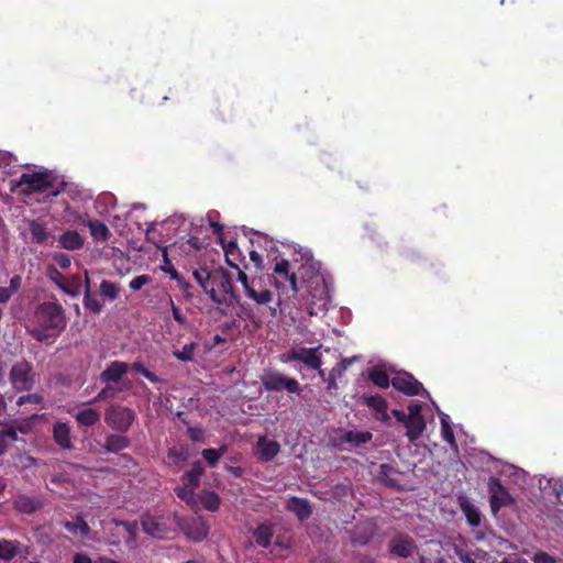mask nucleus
Here are the masks:
<instances>
[{
    "mask_svg": "<svg viewBox=\"0 0 563 563\" xmlns=\"http://www.w3.org/2000/svg\"><path fill=\"white\" fill-rule=\"evenodd\" d=\"M58 243L65 250L77 251L82 247L84 239L77 231L68 230L59 235Z\"/></svg>",
    "mask_w": 563,
    "mask_h": 563,
    "instance_id": "c85d7f7f",
    "label": "nucleus"
},
{
    "mask_svg": "<svg viewBox=\"0 0 563 563\" xmlns=\"http://www.w3.org/2000/svg\"><path fill=\"white\" fill-rule=\"evenodd\" d=\"M100 295L108 300H115L119 297V287L117 284L103 279L100 284Z\"/></svg>",
    "mask_w": 563,
    "mask_h": 563,
    "instance_id": "a19ab883",
    "label": "nucleus"
},
{
    "mask_svg": "<svg viewBox=\"0 0 563 563\" xmlns=\"http://www.w3.org/2000/svg\"><path fill=\"white\" fill-rule=\"evenodd\" d=\"M192 275L214 303L230 307L239 302V296L234 290L232 276L224 268H199L194 271Z\"/></svg>",
    "mask_w": 563,
    "mask_h": 563,
    "instance_id": "f257e3e1",
    "label": "nucleus"
},
{
    "mask_svg": "<svg viewBox=\"0 0 563 563\" xmlns=\"http://www.w3.org/2000/svg\"><path fill=\"white\" fill-rule=\"evenodd\" d=\"M375 532V525L367 520L357 523L352 530L349 531V534L353 544L365 545L372 540Z\"/></svg>",
    "mask_w": 563,
    "mask_h": 563,
    "instance_id": "a211bd4d",
    "label": "nucleus"
},
{
    "mask_svg": "<svg viewBox=\"0 0 563 563\" xmlns=\"http://www.w3.org/2000/svg\"><path fill=\"white\" fill-rule=\"evenodd\" d=\"M179 288L184 291L186 298H191L192 295L189 292L191 285L183 277L178 283Z\"/></svg>",
    "mask_w": 563,
    "mask_h": 563,
    "instance_id": "bf43d9fd",
    "label": "nucleus"
},
{
    "mask_svg": "<svg viewBox=\"0 0 563 563\" xmlns=\"http://www.w3.org/2000/svg\"><path fill=\"white\" fill-rule=\"evenodd\" d=\"M488 490L490 493V507L493 512H497L501 507L511 505L512 497L500 483L499 479L492 477L488 483Z\"/></svg>",
    "mask_w": 563,
    "mask_h": 563,
    "instance_id": "9b49d317",
    "label": "nucleus"
},
{
    "mask_svg": "<svg viewBox=\"0 0 563 563\" xmlns=\"http://www.w3.org/2000/svg\"><path fill=\"white\" fill-rule=\"evenodd\" d=\"M54 177L48 172L24 173L15 183L16 188H21L24 195L33 192H44L53 186Z\"/></svg>",
    "mask_w": 563,
    "mask_h": 563,
    "instance_id": "423d86ee",
    "label": "nucleus"
},
{
    "mask_svg": "<svg viewBox=\"0 0 563 563\" xmlns=\"http://www.w3.org/2000/svg\"><path fill=\"white\" fill-rule=\"evenodd\" d=\"M130 446V440L121 434H109L104 439L103 449L110 453H118Z\"/></svg>",
    "mask_w": 563,
    "mask_h": 563,
    "instance_id": "7c9ffc66",
    "label": "nucleus"
},
{
    "mask_svg": "<svg viewBox=\"0 0 563 563\" xmlns=\"http://www.w3.org/2000/svg\"><path fill=\"white\" fill-rule=\"evenodd\" d=\"M441 420V434L442 439L448 442L451 448H456L455 437L453 432V428L451 426V421L448 415L442 413L440 417Z\"/></svg>",
    "mask_w": 563,
    "mask_h": 563,
    "instance_id": "4c0bfd02",
    "label": "nucleus"
},
{
    "mask_svg": "<svg viewBox=\"0 0 563 563\" xmlns=\"http://www.w3.org/2000/svg\"><path fill=\"white\" fill-rule=\"evenodd\" d=\"M238 280L242 284L247 298L256 305H267L273 300V292L266 287L263 277L249 278L243 271H239Z\"/></svg>",
    "mask_w": 563,
    "mask_h": 563,
    "instance_id": "20e7f679",
    "label": "nucleus"
},
{
    "mask_svg": "<svg viewBox=\"0 0 563 563\" xmlns=\"http://www.w3.org/2000/svg\"><path fill=\"white\" fill-rule=\"evenodd\" d=\"M11 297L12 294L5 287H0V303H7Z\"/></svg>",
    "mask_w": 563,
    "mask_h": 563,
    "instance_id": "e2e57ef3",
    "label": "nucleus"
},
{
    "mask_svg": "<svg viewBox=\"0 0 563 563\" xmlns=\"http://www.w3.org/2000/svg\"><path fill=\"white\" fill-rule=\"evenodd\" d=\"M63 526L74 536H79L93 542L100 541L99 534L97 532H91L89 525L80 516H77L74 521H65Z\"/></svg>",
    "mask_w": 563,
    "mask_h": 563,
    "instance_id": "6ab92c4d",
    "label": "nucleus"
},
{
    "mask_svg": "<svg viewBox=\"0 0 563 563\" xmlns=\"http://www.w3.org/2000/svg\"><path fill=\"white\" fill-rule=\"evenodd\" d=\"M53 261L63 269L68 268L71 264V260H70L69 255L62 253V252L54 253Z\"/></svg>",
    "mask_w": 563,
    "mask_h": 563,
    "instance_id": "3c124183",
    "label": "nucleus"
},
{
    "mask_svg": "<svg viewBox=\"0 0 563 563\" xmlns=\"http://www.w3.org/2000/svg\"><path fill=\"white\" fill-rule=\"evenodd\" d=\"M143 531L154 538L162 539L167 532V528L164 522L158 518L146 515L142 518Z\"/></svg>",
    "mask_w": 563,
    "mask_h": 563,
    "instance_id": "393cba45",
    "label": "nucleus"
},
{
    "mask_svg": "<svg viewBox=\"0 0 563 563\" xmlns=\"http://www.w3.org/2000/svg\"><path fill=\"white\" fill-rule=\"evenodd\" d=\"M84 307L93 313L102 311V303L91 294V289L86 288L84 294Z\"/></svg>",
    "mask_w": 563,
    "mask_h": 563,
    "instance_id": "79ce46f5",
    "label": "nucleus"
},
{
    "mask_svg": "<svg viewBox=\"0 0 563 563\" xmlns=\"http://www.w3.org/2000/svg\"><path fill=\"white\" fill-rule=\"evenodd\" d=\"M197 344L195 342L185 344L181 350L174 351V356L181 362H191L194 361L195 350Z\"/></svg>",
    "mask_w": 563,
    "mask_h": 563,
    "instance_id": "49530a36",
    "label": "nucleus"
},
{
    "mask_svg": "<svg viewBox=\"0 0 563 563\" xmlns=\"http://www.w3.org/2000/svg\"><path fill=\"white\" fill-rule=\"evenodd\" d=\"M131 368L143 376H145L148 371L141 362L133 363Z\"/></svg>",
    "mask_w": 563,
    "mask_h": 563,
    "instance_id": "69168bd1",
    "label": "nucleus"
},
{
    "mask_svg": "<svg viewBox=\"0 0 563 563\" xmlns=\"http://www.w3.org/2000/svg\"><path fill=\"white\" fill-rule=\"evenodd\" d=\"M461 509L466 517L467 523L476 528L481 525L482 516L478 508L467 499L461 501Z\"/></svg>",
    "mask_w": 563,
    "mask_h": 563,
    "instance_id": "2f4dec72",
    "label": "nucleus"
},
{
    "mask_svg": "<svg viewBox=\"0 0 563 563\" xmlns=\"http://www.w3.org/2000/svg\"><path fill=\"white\" fill-rule=\"evenodd\" d=\"M274 536L273 526L269 523L260 525L253 532V537L257 545L263 548H268L271 545V540Z\"/></svg>",
    "mask_w": 563,
    "mask_h": 563,
    "instance_id": "473e14b6",
    "label": "nucleus"
},
{
    "mask_svg": "<svg viewBox=\"0 0 563 563\" xmlns=\"http://www.w3.org/2000/svg\"><path fill=\"white\" fill-rule=\"evenodd\" d=\"M227 452V448L225 446H221L220 449L218 450H214V449H205L201 454L203 456V459L207 461V463L209 464V466L211 467H214L219 460L221 459V456Z\"/></svg>",
    "mask_w": 563,
    "mask_h": 563,
    "instance_id": "37998d69",
    "label": "nucleus"
},
{
    "mask_svg": "<svg viewBox=\"0 0 563 563\" xmlns=\"http://www.w3.org/2000/svg\"><path fill=\"white\" fill-rule=\"evenodd\" d=\"M166 303L172 309L174 320L181 325H186L187 324L186 317L181 313V310L179 309V307H177L175 305L173 298L169 295H166Z\"/></svg>",
    "mask_w": 563,
    "mask_h": 563,
    "instance_id": "09e8293b",
    "label": "nucleus"
},
{
    "mask_svg": "<svg viewBox=\"0 0 563 563\" xmlns=\"http://www.w3.org/2000/svg\"><path fill=\"white\" fill-rule=\"evenodd\" d=\"M353 360L343 358L336 366H334L338 369V373L341 374L344 372L351 364Z\"/></svg>",
    "mask_w": 563,
    "mask_h": 563,
    "instance_id": "338daca9",
    "label": "nucleus"
},
{
    "mask_svg": "<svg viewBox=\"0 0 563 563\" xmlns=\"http://www.w3.org/2000/svg\"><path fill=\"white\" fill-rule=\"evenodd\" d=\"M455 555L463 563H495V559L486 551L476 548L474 550H466L459 544H453Z\"/></svg>",
    "mask_w": 563,
    "mask_h": 563,
    "instance_id": "dca6fc26",
    "label": "nucleus"
},
{
    "mask_svg": "<svg viewBox=\"0 0 563 563\" xmlns=\"http://www.w3.org/2000/svg\"><path fill=\"white\" fill-rule=\"evenodd\" d=\"M86 225L89 228L90 235L97 242H106L110 236L109 228L100 221L88 220Z\"/></svg>",
    "mask_w": 563,
    "mask_h": 563,
    "instance_id": "72a5a7b5",
    "label": "nucleus"
},
{
    "mask_svg": "<svg viewBox=\"0 0 563 563\" xmlns=\"http://www.w3.org/2000/svg\"><path fill=\"white\" fill-rule=\"evenodd\" d=\"M364 404L374 410L376 419L387 423L390 419L387 413V401L379 395L366 396L363 398Z\"/></svg>",
    "mask_w": 563,
    "mask_h": 563,
    "instance_id": "5701e85b",
    "label": "nucleus"
},
{
    "mask_svg": "<svg viewBox=\"0 0 563 563\" xmlns=\"http://www.w3.org/2000/svg\"><path fill=\"white\" fill-rule=\"evenodd\" d=\"M280 444L266 437H260L256 443V454L263 462H269L279 453Z\"/></svg>",
    "mask_w": 563,
    "mask_h": 563,
    "instance_id": "4be33fe9",
    "label": "nucleus"
},
{
    "mask_svg": "<svg viewBox=\"0 0 563 563\" xmlns=\"http://www.w3.org/2000/svg\"><path fill=\"white\" fill-rule=\"evenodd\" d=\"M320 347L321 345L317 347H291L280 355V361L283 363L300 362L307 368L319 369L322 366Z\"/></svg>",
    "mask_w": 563,
    "mask_h": 563,
    "instance_id": "39448f33",
    "label": "nucleus"
},
{
    "mask_svg": "<svg viewBox=\"0 0 563 563\" xmlns=\"http://www.w3.org/2000/svg\"><path fill=\"white\" fill-rule=\"evenodd\" d=\"M262 384L267 391L286 390L289 394L300 395L301 387L297 379L288 377L279 372H265L261 377Z\"/></svg>",
    "mask_w": 563,
    "mask_h": 563,
    "instance_id": "0eeeda50",
    "label": "nucleus"
},
{
    "mask_svg": "<svg viewBox=\"0 0 563 563\" xmlns=\"http://www.w3.org/2000/svg\"><path fill=\"white\" fill-rule=\"evenodd\" d=\"M49 278L67 295L77 297L81 292L80 279L74 276L71 279H67L62 275L54 266L48 268Z\"/></svg>",
    "mask_w": 563,
    "mask_h": 563,
    "instance_id": "2eb2a0df",
    "label": "nucleus"
},
{
    "mask_svg": "<svg viewBox=\"0 0 563 563\" xmlns=\"http://www.w3.org/2000/svg\"><path fill=\"white\" fill-rule=\"evenodd\" d=\"M415 542L412 538L406 534H398L389 542V550L399 558H409L415 551Z\"/></svg>",
    "mask_w": 563,
    "mask_h": 563,
    "instance_id": "aec40b11",
    "label": "nucleus"
},
{
    "mask_svg": "<svg viewBox=\"0 0 563 563\" xmlns=\"http://www.w3.org/2000/svg\"><path fill=\"white\" fill-rule=\"evenodd\" d=\"M25 223L31 243L43 246H52L54 244L55 238L48 230L47 223L35 219L25 220Z\"/></svg>",
    "mask_w": 563,
    "mask_h": 563,
    "instance_id": "9d476101",
    "label": "nucleus"
},
{
    "mask_svg": "<svg viewBox=\"0 0 563 563\" xmlns=\"http://www.w3.org/2000/svg\"><path fill=\"white\" fill-rule=\"evenodd\" d=\"M188 433L190 435V438L194 440V441H200L202 440V435H203V432L201 429L199 428H189L188 429Z\"/></svg>",
    "mask_w": 563,
    "mask_h": 563,
    "instance_id": "052dcab7",
    "label": "nucleus"
},
{
    "mask_svg": "<svg viewBox=\"0 0 563 563\" xmlns=\"http://www.w3.org/2000/svg\"><path fill=\"white\" fill-rule=\"evenodd\" d=\"M135 420V412L123 406L112 405L104 413L106 423L113 430L124 433L126 432Z\"/></svg>",
    "mask_w": 563,
    "mask_h": 563,
    "instance_id": "1a4fd4ad",
    "label": "nucleus"
},
{
    "mask_svg": "<svg viewBox=\"0 0 563 563\" xmlns=\"http://www.w3.org/2000/svg\"><path fill=\"white\" fill-rule=\"evenodd\" d=\"M175 493L178 498L186 501L188 505L196 503L195 490L192 488L180 485L175 488Z\"/></svg>",
    "mask_w": 563,
    "mask_h": 563,
    "instance_id": "de8ad7c7",
    "label": "nucleus"
},
{
    "mask_svg": "<svg viewBox=\"0 0 563 563\" xmlns=\"http://www.w3.org/2000/svg\"><path fill=\"white\" fill-rule=\"evenodd\" d=\"M27 549L18 540H0V560L10 561L15 556L26 558Z\"/></svg>",
    "mask_w": 563,
    "mask_h": 563,
    "instance_id": "412c9836",
    "label": "nucleus"
},
{
    "mask_svg": "<svg viewBox=\"0 0 563 563\" xmlns=\"http://www.w3.org/2000/svg\"><path fill=\"white\" fill-rule=\"evenodd\" d=\"M301 261L303 262L300 268V275L306 283L309 295L312 298L313 303L320 302L325 305L329 299L328 288L325 279L321 274V264L313 260L310 250L300 249Z\"/></svg>",
    "mask_w": 563,
    "mask_h": 563,
    "instance_id": "7ed1b4c3",
    "label": "nucleus"
},
{
    "mask_svg": "<svg viewBox=\"0 0 563 563\" xmlns=\"http://www.w3.org/2000/svg\"><path fill=\"white\" fill-rule=\"evenodd\" d=\"M21 284H22L21 276L14 275L13 277H11L9 286L5 288L13 295L20 289Z\"/></svg>",
    "mask_w": 563,
    "mask_h": 563,
    "instance_id": "5fc2aeb1",
    "label": "nucleus"
},
{
    "mask_svg": "<svg viewBox=\"0 0 563 563\" xmlns=\"http://www.w3.org/2000/svg\"><path fill=\"white\" fill-rule=\"evenodd\" d=\"M13 506L19 512L32 514L42 507V500L37 496L18 495Z\"/></svg>",
    "mask_w": 563,
    "mask_h": 563,
    "instance_id": "b1692460",
    "label": "nucleus"
},
{
    "mask_svg": "<svg viewBox=\"0 0 563 563\" xmlns=\"http://www.w3.org/2000/svg\"><path fill=\"white\" fill-rule=\"evenodd\" d=\"M73 563H103V559H100L98 561H92L87 554L85 553H76L73 558Z\"/></svg>",
    "mask_w": 563,
    "mask_h": 563,
    "instance_id": "6e6d98bb",
    "label": "nucleus"
},
{
    "mask_svg": "<svg viewBox=\"0 0 563 563\" xmlns=\"http://www.w3.org/2000/svg\"><path fill=\"white\" fill-rule=\"evenodd\" d=\"M152 282V277L148 275H139L134 277L129 286L132 290L136 291L142 289L145 285L150 284Z\"/></svg>",
    "mask_w": 563,
    "mask_h": 563,
    "instance_id": "8fccbe9b",
    "label": "nucleus"
},
{
    "mask_svg": "<svg viewBox=\"0 0 563 563\" xmlns=\"http://www.w3.org/2000/svg\"><path fill=\"white\" fill-rule=\"evenodd\" d=\"M201 505L209 511H217L220 507V498L214 492H202L199 496Z\"/></svg>",
    "mask_w": 563,
    "mask_h": 563,
    "instance_id": "58836bf2",
    "label": "nucleus"
},
{
    "mask_svg": "<svg viewBox=\"0 0 563 563\" xmlns=\"http://www.w3.org/2000/svg\"><path fill=\"white\" fill-rule=\"evenodd\" d=\"M53 438L62 449L70 450L73 448L70 439V428L64 422H56L53 427Z\"/></svg>",
    "mask_w": 563,
    "mask_h": 563,
    "instance_id": "bb28decb",
    "label": "nucleus"
},
{
    "mask_svg": "<svg viewBox=\"0 0 563 563\" xmlns=\"http://www.w3.org/2000/svg\"><path fill=\"white\" fill-rule=\"evenodd\" d=\"M120 391H122V388L119 386L112 384L106 385V387L99 391V394L95 399L90 401V404H95L99 400L113 399Z\"/></svg>",
    "mask_w": 563,
    "mask_h": 563,
    "instance_id": "c03bdc74",
    "label": "nucleus"
},
{
    "mask_svg": "<svg viewBox=\"0 0 563 563\" xmlns=\"http://www.w3.org/2000/svg\"><path fill=\"white\" fill-rule=\"evenodd\" d=\"M534 563H555V559L545 552H538L533 556Z\"/></svg>",
    "mask_w": 563,
    "mask_h": 563,
    "instance_id": "864d4df0",
    "label": "nucleus"
},
{
    "mask_svg": "<svg viewBox=\"0 0 563 563\" xmlns=\"http://www.w3.org/2000/svg\"><path fill=\"white\" fill-rule=\"evenodd\" d=\"M177 523L185 534L196 542L208 536L209 529L200 518L178 519Z\"/></svg>",
    "mask_w": 563,
    "mask_h": 563,
    "instance_id": "4468645a",
    "label": "nucleus"
},
{
    "mask_svg": "<svg viewBox=\"0 0 563 563\" xmlns=\"http://www.w3.org/2000/svg\"><path fill=\"white\" fill-rule=\"evenodd\" d=\"M250 260L254 263V265L257 268L262 267L263 258H262V255L260 253H257L256 251L250 252Z\"/></svg>",
    "mask_w": 563,
    "mask_h": 563,
    "instance_id": "680f3d73",
    "label": "nucleus"
},
{
    "mask_svg": "<svg viewBox=\"0 0 563 563\" xmlns=\"http://www.w3.org/2000/svg\"><path fill=\"white\" fill-rule=\"evenodd\" d=\"M405 427L407 429V438L411 443H413L422 435L426 429V421L423 417L408 418Z\"/></svg>",
    "mask_w": 563,
    "mask_h": 563,
    "instance_id": "c756f323",
    "label": "nucleus"
},
{
    "mask_svg": "<svg viewBox=\"0 0 563 563\" xmlns=\"http://www.w3.org/2000/svg\"><path fill=\"white\" fill-rule=\"evenodd\" d=\"M408 418H416V417H422V415L420 413L421 411V405L419 404H410L408 406Z\"/></svg>",
    "mask_w": 563,
    "mask_h": 563,
    "instance_id": "13d9d810",
    "label": "nucleus"
},
{
    "mask_svg": "<svg viewBox=\"0 0 563 563\" xmlns=\"http://www.w3.org/2000/svg\"><path fill=\"white\" fill-rule=\"evenodd\" d=\"M42 401V396L34 393V394H29V395H24V396H21L19 397V399L16 400V405L18 406H22L26 402H31V404H40Z\"/></svg>",
    "mask_w": 563,
    "mask_h": 563,
    "instance_id": "603ef678",
    "label": "nucleus"
},
{
    "mask_svg": "<svg viewBox=\"0 0 563 563\" xmlns=\"http://www.w3.org/2000/svg\"><path fill=\"white\" fill-rule=\"evenodd\" d=\"M96 208L98 211L106 212L109 208H113L117 203V198L111 192H102L96 199Z\"/></svg>",
    "mask_w": 563,
    "mask_h": 563,
    "instance_id": "ea45409f",
    "label": "nucleus"
},
{
    "mask_svg": "<svg viewBox=\"0 0 563 563\" xmlns=\"http://www.w3.org/2000/svg\"><path fill=\"white\" fill-rule=\"evenodd\" d=\"M75 419L80 426L91 427L100 420V413L96 409L85 408L75 415Z\"/></svg>",
    "mask_w": 563,
    "mask_h": 563,
    "instance_id": "c9c22d12",
    "label": "nucleus"
},
{
    "mask_svg": "<svg viewBox=\"0 0 563 563\" xmlns=\"http://www.w3.org/2000/svg\"><path fill=\"white\" fill-rule=\"evenodd\" d=\"M36 324L30 330L37 341H49L65 329L66 319L63 307L57 302L42 303L35 313Z\"/></svg>",
    "mask_w": 563,
    "mask_h": 563,
    "instance_id": "f03ea898",
    "label": "nucleus"
},
{
    "mask_svg": "<svg viewBox=\"0 0 563 563\" xmlns=\"http://www.w3.org/2000/svg\"><path fill=\"white\" fill-rule=\"evenodd\" d=\"M340 374L338 373V369L333 367L328 376L327 383H328V390H332L336 388V377Z\"/></svg>",
    "mask_w": 563,
    "mask_h": 563,
    "instance_id": "4d7b16f0",
    "label": "nucleus"
},
{
    "mask_svg": "<svg viewBox=\"0 0 563 563\" xmlns=\"http://www.w3.org/2000/svg\"><path fill=\"white\" fill-rule=\"evenodd\" d=\"M273 275L275 276L274 286L277 289L284 288V284L280 279H285L289 282V287L294 291V294L299 292L297 276L295 273H290L289 262L287 260H280L275 263L273 268Z\"/></svg>",
    "mask_w": 563,
    "mask_h": 563,
    "instance_id": "ddd939ff",
    "label": "nucleus"
},
{
    "mask_svg": "<svg viewBox=\"0 0 563 563\" xmlns=\"http://www.w3.org/2000/svg\"><path fill=\"white\" fill-rule=\"evenodd\" d=\"M391 385L398 391L407 395L415 396L423 390L424 394H428L420 382H418L411 374L407 372H399L391 379Z\"/></svg>",
    "mask_w": 563,
    "mask_h": 563,
    "instance_id": "f8f14e48",
    "label": "nucleus"
},
{
    "mask_svg": "<svg viewBox=\"0 0 563 563\" xmlns=\"http://www.w3.org/2000/svg\"><path fill=\"white\" fill-rule=\"evenodd\" d=\"M9 379L12 387L18 391H29L35 384V373L31 363L22 360L11 367Z\"/></svg>",
    "mask_w": 563,
    "mask_h": 563,
    "instance_id": "6e6552de",
    "label": "nucleus"
},
{
    "mask_svg": "<svg viewBox=\"0 0 563 563\" xmlns=\"http://www.w3.org/2000/svg\"><path fill=\"white\" fill-rule=\"evenodd\" d=\"M111 523L115 525L118 529H122L124 534L123 537L126 538V542L129 544L135 542L136 531H137V523L135 521H119L117 519H113Z\"/></svg>",
    "mask_w": 563,
    "mask_h": 563,
    "instance_id": "e433bc0d",
    "label": "nucleus"
},
{
    "mask_svg": "<svg viewBox=\"0 0 563 563\" xmlns=\"http://www.w3.org/2000/svg\"><path fill=\"white\" fill-rule=\"evenodd\" d=\"M373 438V434L369 431H346L341 441L352 444L353 446L357 448L361 446L367 442H369Z\"/></svg>",
    "mask_w": 563,
    "mask_h": 563,
    "instance_id": "f704fd0d",
    "label": "nucleus"
},
{
    "mask_svg": "<svg viewBox=\"0 0 563 563\" xmlns=\"http://www.w3.org/2000/svg\"><path fill=\"white\" fill-rule=\"evenodd\" d=\"M287 509L295 514L300 521L308 519L312 512L310 503L307 499L298 497L288 499Z\"/></svg>",
    "mask_w": 563,
    "mask_h": 563,
    "instance_id": "a878e982",
    "label": "nucleus"
},
{
    "mask_svg": "<svg viewBox=\"0 0 563 563\" xmlns=\"http://www.w3.org/2000/svg\"><path fill=\"white\" fill-rule=\"evenodd\" d=\"M129 365L121 361L111 362L104 371L100 374V380L106 384L118 386L122 377L128 373Z\"/></svg>",
    "mask_w": 563,
    "mask_h": 563,
    "instance_id": "f3484780",
    "label": "nucleus"
},
{
    "mask_svg": "<svg viewBox=\"0 0 563 563\" xmlns=\"http://www.w3.org/2000/svg\"><path fill=\"white\" fill-rule=\"evenodd\" d=\"M391 413L397 419V421L402 422L404 424L406 423V421L408 419L407 413H405L404 411L398 410V409H393Z\"/></svg>",
    "mask_w": 563,
    "mask_h": 563,
    "instance_id": "0e129e2a",
    "label": "nucleus"
},
{
    "mask_svg": "<svg viewBox=\"0 0 563 563\" xmlns=\"http://www.w3.org/2000/svg\"><path fill=\"white\" fill-rule=\"evenodd\" d=\"M205 473V468L200 462H195L191 468L181 476L183 485L196 490L200 485V478Z\"/></svg>",
    "mask_w": 563,
    "mask_h": 563,
    "instance_id": "cd10ccee",
    "label": "nucleus"
},
{
    "mask_svg": "<svg viewBox=\"0 0 563 563\" xmlns=\"http://www.w3.org/2000/svg\"><path fill=\"white\" fill-rule=\"evenodd\" d=\"M144 377L147 378L152 383H161L162 382V379L151 371H147V373L145 374Z\"/></svg>",
    "mask_w": 563,
    "mask_h": 563,
    "instance_id": "774afa93",
    "label": "nucleus"
},
{
    "mask_svg": "<svg viewBox=\"0 0 563 563\" xmlns=\"http://www.w3.org/2000/svg\"><path fill=\"white\" fill-rule=\"evenodd\" d=\"M369 378L371 380L380 388H387L391 380H389V377L387 373L379 368H374L369 372Z\"/></svg>",
    "mask_w": 563,
    "mask_h": 563,
    "instance_id": "a18cd8bd",
    "label": "nucleus"
}]
</instances>
